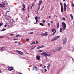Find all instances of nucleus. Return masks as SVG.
<instances>
[{"mask_svg":"<svg viewBox=\"0 0 74 74\" xmlns=\"http://www.w3.org/2000/svg\"><path fill=\"white\" fill-rule=\"evenodd\" d=\"M41 55H44V56H46L45 58H47V56H50L51 54H48L46 52H43L41 53Z\"/></svg>","mask_w":74,"mask_h":74,"instance_id":"nucleus-1","label":"nucleus"},{"mask_svg":"<svg viewBox=\"0 0 74 74\" xmlns=\"http://www.w3.org/2000/svg\"><path fill=\"white\" fill-rule=\"evenodd\" d=\"M62 24L63 25V30H66V27H67L66 24L64 22H63L62 23Z\"/></svg>","mask_w":74,"mask_h":74,"instance_id":"nucleus-2","label":"nucleus"},{"mask_svg":"<svg viewBox=\"0 0 74 74\" xmlns=\"http://www.w3.org/2000/svg\"><path fill=\"white\" fill-rule=\"evenodd\" d=\"M60 37V36H56V37L55 38H54L51 41H55V40H57L58 39V38H59Z\"/></svg>","mask_w":74,"mask_h":74,"instance_id":"nucleus-3","label":"nucleus"},{"mask_svg":"<svg viewBox=\"0 0 74 74\" xmlns=\"http://www.w3.org/2000/svg\"><path fill=\"white\" fill-rule=\"evenodd\" d=\"M60 4L61 6V12H63V4H62V3H60Z\"/></svg>","mask_w":74,"mask_h":74,"instance_id":"nucleus-4","label":"nucleus"},{"mask_svg":"<svg viewBox=\"0 0 74 74\" xmlns=\"http://www.w3.org/2000/svg\"><path fill=\"white\" fill-rule=\"evenodd\" d=\"M40 35L42 36H47L48 35V32H45L43 34H40Z\"/></svg>","mask_w":74,"mask_h":74,"instance_id":"nucleus-5","label":"nucleus"},{"mask_svg":"<svg viewBox=\"0 0 74 74\" xmlns=\"http://www.w3.org/2000/svg\"><path fill=\"white\" fill-rule=\"evenodd\" d=\"M16 51H17L18 53L20 54V55H23V53L21 52V51L18 50H16Z\"/></svg>","mask_w":74,"mask_h":74,"instance_id":"nucleus-6","label":"nucleus"},{"mask_svg":"<svg viewBox=\"0 0 74 74\" xmlns=\"http://www.w3.org/2000/svg\"><path fill=\"white\" fill-rule=\"evenodd\" d=\"M14 70V68L12 67H10L8 68V70L9 71H11V70Z\"/></svg>","mask_w":74,"mask_h":74,"instance_id":"nucleus-7","label":"nucleus"},{"mask_svg":"<svg viewBox=\"0 0 74 74\" xmlns=\"http://www.w3.org/2000/svg\"><path fill=\"white\" fill-rule=\"evenodd\" d=\"M36 59L37 60H40L41 59V56L39 55H37L36 56Z\"/></svg>","mask_w":74,"mask_h":74,"instance_id":"nucleus-8","label":"nucleus"},{"mask_svg":"<svg viewBox=\"0 0 74 74\" xmlns=\"http://www.w3.org/2000/svg\"><path fill=\"white\" fill-rule=\"evenodd\" d=\"M38 18V17L37 16H36L35 18V19L36 20V23H34V24H36V23H37V22H38V19H37Z\"/></svg>","mask_w":74,"mask_h":74,"instance_id":"nucleus-9","label":"nucleus"},{"mask_svg":"<svg viewBox=\"0 0 74 74\" xmlns=\"http://www.w3.org/2000/svg\"><path fill=\"white\" fill-rule=\"evenodd\" d=\"M67 42V38H66L65 40L63 41V44H64Z\"/></svg>","mask_w":74,"mask_h":74,"instance_id":"nucleus-10","label":"nucleus"},{"mask_svg":"<svg viewBox=\"0 0 74 74\" xmlns=\"http://www.w3.org/2000/svg\"><path fill=\"white\" fill-rule=\"evenodd\" d=\"M41 3H42V0H40L39 2L38 5L39 6H40V5H41Z\"/></svg>","mask_w":74,"mask_h":74,"instance_id":"nucleus-11","label":"nucleus"},{"mask_svg":"<svg viewBox=\"0 0 74 74\" xmlns=\"http://www.w3.org/2000/svg\"><path fill=\"white\" fill-rule=\"evenodd\" d=\"M62 49V47H60L59 48H58V49L57 51H56L55 52H57V51H60V49Z\"/></svg>","mask_w":74,"mask_h":74,"instance_id":"nucleus-12","label":"nucleus"},{"mask_svg":"<svg viewBox=\"0 0 74 74\" xmlns=\"http://www.w3.org/2000/svg\"><path fill=\"white\" fill-rule=\"evenodd\" d=\"M59 22L57 23V29H58L59 28Z\"/></svg>","mask_w":74,"mask_h":74,"instance_id":"nucleus-13","label":"nucleus"},{"mask_svg":"<svg viewBox=\"0 0 74 74\" xmlns=\"http://www.w3.org/2000/svg\"><path fill=\"white\" fill-rule=\"evenodd\" d=\"M70 16L71 18V19H73V15H72V14H71L70 15Z\"/></svg>","mask_w":74,"mask_h":74,"instance_id":"nucleus-14","label":"nucleus"},{"mask_svg":"<svg viewBox=\"0 0 74 74\" xmlns=\"http://www.w3.org/2000/svg\"><path fill=\"white\" fill-rule=\"evenodd\" d=\"M55 29L53 28V29H51V31L52 32H55Z\"/></svg>","mask_w":74,"mask_h":74,"instance_id":"nucleus-15","label":"nucleus"},{"mask_svg":"<svg viewBox=\"0 0 74 74\" xmlns=\"http://www.w3.org/2000/svg\"><path fill=\"white\" fill-rule=\"evenodd\" d=\"M4 49V47H2L1 49L0 50L1 51H3V50Z\"/></svg>","mask_w":74,"mask_h":74,"instance_id":"nucleus-16","label":"nucleus"},{"mask_svg":"<svg viewBox=\"0 0 74 74\" xmlns=\"http://www.w3.org/2000/svg\"><path fill=\"white\" fill-rule=\"evenodd\" d=\"M64 8L67 7V4L66 3H64Z\"/></svg>","mask_w":74,"mask_h":74,"instance_id":"nucleus-17","label":"nucleus"},{"mask_svg":"<svg viewBox=\"0 0 74 74\" xmlns=\"http://www.w3.org/2000/svg\"><path fill=\"white\" fill-rule=\"evenodd\" d=\"M40 48H41V46H39L37 48V49H40Z\"/></svg>","mask_w":74,"mask_h":74,"instance_id":"nucleus-18","label":"nucleus"},{"mask_svg":"<svg viewBox=\"0 0 74 74\" xmlns=\"http://www.w3.org/2000/svg\"><path fill=\"white\" fill-rule=\"evenodd\" d=\"M56 30H55V31L54 32H53V34H52L51 36H53V35H54L56 33Z\"/></svg>","mask_w":74,"mask_h":74,"instance_id":"nucleus-19","label":"nucleus"},{"mask_svg":"<svg viewBox=\"0 0 74 74\" xmlns=\"http://www.w3.org/2000/svg\"><path fill=\"white\" fill-rule=\"evenodd\" d=\"M40 25L41 26H44V24L42 23H40Z\"/></svg>","mask_w":74,"mask_h":74,"instance_id":"nucleus-20","label":"nucleus"},{"mask_svg":"<svg viewBox=\"0 0 74 74\" xmlns=\"http://www.w3.org/2000/svg\"><path fill=\"white\" fill-rule=\"evenodd\" d=\"M22 6L23 8H25V7H26V5H25L24 4H23L22 5Z\"/></svg>","mask_w":74,"mask_h":74,"instance_id":"nucleus-21","label":"nucleus"},{"mask_svg":"<svg viewBox=\"0 0 74 74\" xmlns=\"http://www.w3.org/2000/svg\"><path fill=\"white\" fill-rule=\"evenodd\" d=\"M16 37H21V35H17L16 36Z\"/></svg>","mask_w":74,"mask_h":74,"instance_id":"nucleus-22","label":"nucleus"},{"mask_svg":"<svg viewBox=\"0 0 74 74\" xmlns=\"http://www.w3.org/2000/svg\"><path fill=\"white\" fill-rule=\"evenodd\" d=\"M67 10V7H65L64 8V11H66V10Z\"/></svg>","mask_w":74,"mask_h":74,"instance_id":"nucleus-23","label":"nucleus"},{"mask_svg":"<svg viewBox=\"0 0 74 74\" xmlns=\"http://www.w3.org/2000/svg\"><path fill=\"white\" fill-rule=\"evenodd\" d=\"M36 47V46L32 48L31 49H34V48Z\"/></svg>","mask_w":74,"mask_h":74,"instance_id":"nucleus-24","label":"nucleus"},{"mask_svg":"<svg viewBox=\"0 0 74 74\" xmlns=\"http://www.w3.org/2000/svg\"><path fill=\"white\" fill-rule=\"evenodd\" d=\"M60 32H62V28H60Z\"/></svg>","mask_w":74,"mask_h":74,"instance_id":"nucleus-25","label":"nucleus"},{"mask_svg":"<svg viewBox=\"0 0 74 74\" xmlns=\"http://www.w3.org/2000/svg\"><path fill=\"white\" fill-rule=\"evenodd\" d=\"M22 10L23 11H26V10H25V8H22Z\"/></svg>","mask_w":74,"mask_h":74,"instance_id":"nucleus-26","label":"nucleus"},{"mask_svg":"<svg viewBox=\"0 0 74 74\" xmlns=\"http://www.w3.org/2000/svg\"><path fill=\"white\" fill-rule=\"evenodd\" d=\"M26 41L27 42L29 41V39H26Z\"/></svg>","mask_w":74,"mask_h":74,"instance_id":"nucleus-27","label":"nucleus"},{"mask_svg":"<svg viewBox=\"0 0 74 74\" xmlns=\"http://www.w3.org/2000/svg\"><path fill=\"white\" fill-rule=\"evenodd\" d=\"M32 43H33V44H36V42L35 41H33Z\"/></svg>","mask_w":74,"mask_h":74,"instance_id":"nucleus-28","label":"nucleus"},{"mask_svg":"<svg viewBox=\"0 0 74 74\" xmlns=\"http://www.w3.org/2000/svg\"><path fill=\"white\" fill-rule=\"evenodd\" d=\"M42 51H43L42 50H39V52H42Z\"/></svg>","mask_w":74,"mask_h":74,"instance_id":"nucleus-29","label":"nucleus"},{"mask_svg":"<svg viewBox=\"0 0 74 74\" xmlns=\"http://www.w3.org/2000/svg\"><path fill=\"white\" fill-rule=\"evenodd\" d=\"M48 26L49 27H50V23H48Z\"/></svg>","mask_w":74,"mask_h":74,"instance_id":"nucleus-30","label":"nucleus"},{"mask_svg":"<svg viewBox=\"0 0 74 74\" xmlns=\"http://www.w3.org/2000/svg\"><path fill=\"white\" fill-rule=\"evenodd\" d=\"M62 19L63 20V21H65V20H66V19H65V18H64V17L62 18Z\"/></svg>","mask_w":74,"mask_h":74,"instance_id":"nucleus-31","label":"nucleus"},{"mask_svg":"<svg viewBox=\"0 0 74 74\" xmlns=\"http://www.w3.org/2000/svg\"><path fill=\"white\" fill-rule=\"evenodd\" d=\"M40 6H39V7H38V9L37 11H38V10H40Z\"/></svg>","mask_w":74,"mask_h":74,"instance_id":"nucleus-32","label":"nucleus"},{"mask_svg":"<svg viewBox=\"0 0 74 74\" xmlns=\"http://www.w3.org/2000/svg\"><path fill=\"white\" fill-rule=\"evenodd\" d=\"M4 30H6V29H4L3 30H2L1 31V32H3V31H4Z\"/></svg>","mask_w":74,"mask_h":74,"instance_id":"nucleus-33","label":"nucleus"},{"mask_svg":"<svg viewBox=\"0 0 74 74\" xmlns=\"http://www.w3.org/2000/svg\"><path fill=\"white\" fill-rule=\"evenodd\" d=\"M44 47H45V46L44 45L41 46V48H44Z\"/></svg>","mask_w":74,"mask_h":74,"instance_id":"nucleus-34","label":"nucleus"},{"mask_svg":"<svg viewBox=\"0 0 74 74\" xmlns=\"http://www.w3.org/2000/svg\"><path fill=\"white\" fill-rule=\"evenodd\" d=\"M72 5L73 7H74V3H72Z\"/></svg>","mask_w":74,"mask_h":74,"instance_id":"nucleus-35","label":"nucleus"},{"mask_svg":"<svg viewBox=\"0 0 74 74\" xmlns=\"http://www.w3.org/2000/svg\"><path fill=\"white\" fill-rule=\"evenodd\" d=\"M45 72H47V69H45L44 70Z\"/></svg>","mask_w":74,"mask_h":74,"instance_id":"nucleus-36","label":"nucleus"},{"mask_svg":"<svg viewBox=\"0 0 74 74\" xmlns=\"http://www.w3.org/2000/svg\"><path fill=\"white\" fill-rule=\"evenodd\" d=\"M2 4H3V5H5V3H4V2H2Z\"/></svg>","mask_w":74,"mask_h":74,"instance_id":"nucleus-37","label":"nucleus"},{"mask_svg":"<svg viewBox=\"0 0 74 74\" xmlns=\"http://www.w3.org/2000/svg\"><path fill=\"white\" fill-rule=\"evenodd\" d=\"M35 67V69L36 70H37V67L36 66H34Z\"/></svg>","mask_w":74,"mask_h":74,"instance_id":"nucleus-38","label":"nucleus"},{"mask_svg":"<svg viewBox=\"0 0 74 74\" xmlns=\"http://www.w3.org/2000/svg\"><path fill=\"white\" fill-rule=\"evenodd\" d=\"M48 67H50V64H49V63L48 64Z\"/></svg>","mask_w":74,"mask_h":74,"instance_id":"nucleus-39","label":"nucleus"},{"mask_svg":"<svg viewBox=\"0 0 74 74\" xmlns=\"http://www.w3.org/2000/svg\"><path fill=\"white\" fill-rule=\"evenodd\" d=\"M33 32H31L29 33V34H33Z\"/></svg>","mask_w":74,"mask_h":74,"instance_id":"nucleus-40","label":"nucleus"},{"mask_svg":"<svg viewBox=\"0 0 74 74\" xmlns=\"http://www.w3.org/2000/svg\"><path fill=\"white\" fill-rule=\"evenodd\" d=\"M36 44H38V42L37 41H36Z\"/></svg>","mask_w":74,"mask_h":74,"instance_id":"nucleus-41","label":"nucleus"},{"mask_svg":"<svg viewBox=\"0 0 74 74\" xmlns=\"http://www.w3.org/2000/svg\"><path fill=\"white\" fill-rule=\"evenodd\" d=\"M2 26V24L0 23V26Z\"/></svg>","mask_w":74,"mask_h":74,"instance_id":"nucleus-42","label":"nucleus"},{"mask_svg":"<svg viewBox=\"0 0 74 74\" xmlns=\"http://www.w3.org/2000/svg\"><path fill=\"white\" fill-rule=\"evenodd\" d=\"M42 22H43V23H44L45 22V20L42 21Z\"/></svg>","mask_w":74,"mask_h":74,"instance_id":"nucleus-43","label":"nucleus"},{"mask_svg":"<svg viewBox=\"0 0 74 74\" xmlns=\"http://www.w3.org/2000/svg\"><path fill=\"white\" fill-rule=\"evenodd\" d=\"M18 40L17 39H14V41H15V40Z\"/></svg>","mask_w":74,"mask_h":74,"instance_id":"nucleus-44","label":"nucleus"},{"mask_svg":"<svg viewBox=\"0 0 74 74\" xmlns=\"http://www.w3.org/2000/svg\"><path fill=\"white\" fill-rule=\"evenodd\" d=\"M42 64L40 65V67H42Z\"/></svg>","mask_w":74,"mask_h":74,"instance_id":"nucleus-45","label":"nucleus"},{"mask_svg":"<svg viewBox=\"0 0 74 74\" xmlns=\"http://www.w3.org/2000/svg\"><path fill=\"white\" fill-rule=\"evenodd\" d=\"M32 70H34V67H32Z\"/></svg>","mask_w":74,"mask_h":74,"instance_id":"nucleus-46","label":"nucleus"},{"mask_svg":"<svg viewBox=\"0 0 74 74\" xmlns=\"http://www.w3.org/2000/svg\"><path fill=\"white\" fill-rule=\"evenodd\" d=\"M15 44H16L17 43V41H16L14 42Z\"/></svg>","mask_w":74,"mask_h":74,"instance_id":"nucleus-47","label":"nucleus"},{"mask_svg":"<svg viewBox=\"0 0 74 74\" xmlns=\"http://www.w3.org/2000/svg\"><path fill=\"white\" fill-rule=\"evenodd\" d=\"M28 17L29 18H30V16H29V15H28Z\"/></svg>","mask_w":74,"mask_h":74,"instance_id":"nucleus-48","label":"nucleus"},{"mask_svg":"<svg viewBox=\"0 0 74 74\" xmlns=\"http://www.w3.org/2000/svg\"><path fill=\"white\" fill-rule=\"evenodd\" d=\"M7 25H5L4 26L5 27H7Z\"/></svg>","mask_w":74,"mask_h":74,"instance_id":"nucleus-49","label":"nucleus"},{"mask_svg":"<svg viewBox=\"0 0 74 74\" xmlns=\"http://www.w3.org/2000/svg\"><path fill=\"white\" fill-rule=\"evenodd\" d=\"M0 37L1 38H3V36H0Z\"/></svg>","mask_w":74,"mask_h":74,"instance_id":"nucleus-50","label":"nucleus"},{"mask_svg":"<svg viewBox=\"0 0 74 74\" xmlns=\"http://www.w3.org/2000/svg\"><path fill=\"white\" fill-rule=\"evenodd\" d=\"M32 6L34 7V4L33 3L32 4Z\"/></svg>","mask_w":74,"mask_h":74,"instance_id":"nucleus-51","label":"nucleus"},{"mask_svg":"<svg viewBox=\"0 0 74 74\" xmlns=\"http://www.w3.org/2000/svg\"><path fill=\"white\" fill-rule=\"evenodd\" d=\"M51 23H53V21H51Z\"/></svg>","mask_w":74,"mask_h":74,"instance_id":"nucleus-52","label":"nucleus"},{"mask_svg":"<svg viewBox=\"0 0 74 74\" xmlns=\"http://www.w3.org/2000/svg\"><path fill=\"white\" fill-rule=\"evenodd\" d=\"M30 44H31V45H32V44H33V42H32V43H30Z\"/></svg>","mask_w":74,"mask_h":74,"instance_id":"nucleus-53","label":"nucleus"},{"mask_svg":"<svg viewBox=\"0 0 74 74\" xmlns=\"http://www.w3.org/2000/svg\"><path fill=\"white\" fill-rule=\"evenodd\" d=\"M13 35H14V34H10V36H13Z\"/></svg>","mask_w":74,"mask_h":74,"instance_id":"nucleus-54","label":"nucleus"},{"mask_svg":"<svg viewBox=\"0 0 74 74\" xmlns=\"http://www.w3.org/2000/svg\"><path fill=\"white\" fill-rule=\"evenodd\" d=\"M54 16H55V17H56V18H57V15H55Z\"/></svg>","mask_w":74,"mask_h":74,"instance_id":"nucleus-55","label":"nucleus"},{"mask_svg":"<svg viewBox=\"0 0 74 74\" xmlns=\"http://www.w3.org/2000/svg\"><path fill=\"white\" fill-rule=\"evenodd\" d=\"M49 66H47V69H49Z\"/></svg>","mask_w":74,"mask_h":74,"instance_id":"nucleus-56","label":"nucleus"},{"mask_svg":"<svg viewBox=\"0 0 74 74\" xmlns=\"http://www.w3.org/2000/svg\"><path fill=\"white\" fill-rule=\"evenodd\" d=\"M44 6H43V8H42L41 10H42V9H43V8H44Z\"/></svg>","mask_w":74,"mask_h":74,"instance_id":"nucleus-57","label":"nucleus"},{"mask_svg":"<svg viewBox=\"0 0 74 74\" xmlns=\"http://www.w3.org/2000/svg\"><path fill=\"white\" fill-rule=\"evenodd\" d=\"M36 12L37 13V14H38V12L36 11V12Z\"/></svg>","mask_w":74,"mask_h":74,"instance_id":"nucleus-58","label":"nucleus"},{"mask_svg":"<svg viewBox=\"0 0 74 74\" xmlns=\"http://www.w3.org/2000/svg\"><path fill=\"white\" fill-rule=\"evenodd\" d=\"M19 74H22V73H19Z\"/></svg>","mask_w":74,"mask_h":74,"instance_id":"nucleus-59","label":"nucleus"},{"mask_svg":"<svg viewBox=\"0 0 74 74\" xmlns=\"http://www.w3.org/2000/svg\"><path fill=\"white\" fill-rule=\"evenodd\" d=\"M49 16L50 18H51V16Z\"/></svg>","mask_w":74,"mask_h":74,"instance_id":"nucleus-60","label":"nucleus"},{"mask_svg":"<svg viewBox=\"0 0 74 74\" xmlns=\"http://www.w3.org/2000/svg\"><path fill=\"white\" fill-rule=\"evenodd\" d=\"M7 12H10V11H7V12H6V14H7Z\"/></svg>","mask_w":74,"mask_h":74,"instance_id":"nucleus-61","label":"nucleus"},{"mask_svg":"<svg viewBox=\"0 0 74 74\" xmlns=\"http://www.w3.org/2000/svg\"><path fill=\"white\" fill-rule=\"evenodd\" d=\"M38 19H40V17H38Z\"/></svg>","mask_w":74,"mask_h":74,"instance_id":"nucleus-62","label":"nucleus"},{"mask_svg":"<svg viewBox=\"0 0 74 74\" xmlns=\"http://www.w3.org/2000/svg\"><path fill=\"white\" fill-rule=\"evenodd\" d=\"M45 67H46V66H44V68H45Z\"/></svg>","mask_w":74,"mask_h":74,"instance_id":"nucleus-63","label":"nucleus"},{"mask_svg":"<svg viewBox=\"0 0 74 74\" xmlns=\"http://www.w3.org/2000/svg\"><path fill=\"white\" fill-rule=\"evenodd\" d=\"M0 73H1V71L0 70Z\"/></svg>","mask_w":74,"mask_h":74,"instance_id":"nucleus-64","label":"nucleus"}]
</instances>
